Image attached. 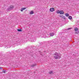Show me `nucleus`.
Segmentation results:
<instances>
[{"mask_svg":"<svg viewBox=\"0 0 79 79\" xmlns=\"http://www.w3.org/2000/svg\"><path fill=\"white\" fill-rule=\"evenodd\" d=\"M54 56V58L55 59H60L61 58V56H60V54L58 53L57 52H56L55 53L53 54Z\"/></svg>","mask_w":79,"mask_h":79,"instance_id":"f257e3e1","label":"nucleus"},{"mask_svg":"<svg viewBox=\"0 0 79 79\" xmlns=\"http://www.w3.org/2000/svg\"><path fill=\"white\" fill-rule=\"evenodd\" d=\"M50 11L51 12H53V11H55V9L53 8H50Z\"/></svg>","mask_w":79,"mask_h":79,"instance_id":"f03ea898","label":"nucleus"},{"mask_svg":"<svg viewBox=\"0 0 79 79\" xmlns=\"http://www.w3.org/2000/svg\"><path fill=\"white\" fill-rule=\"evenodd\" d=\"M49 74H53V71H49Z\"/></svg>","mask_w":79,"mask_h":79,"instance_id":"7ed1b4c3","label":"nucleus"},{"mask_svg":"<svg viewBox=\"0 0 79 79\" xmlns=\"http://www.w3.org/2000/svg\"><path fill=\"white\" fill-rule=\"evenodd\" d=\"M60 18H63V19H66V18L64 17V16L63 15L62 16H60Z\"/></svg>","mask_w":79,"mask_h":79,"instance_id":"20e7f679","label":"nucleus"},{"mask_svg":"<svg viewBox=\"0 0 79 79\" xmlns=\"http://www.w3.org/2000/svg\"><path fill=\"white\" fill-rule=\"evenodd\" d=\"M37 65V64H33L31 66V67H35V66H36Z\"/></svg>","mask_w":79,"mask_h":79,"instance_id":"39448f33","label":"nucleus"},{"mask_svg":"<svg viewBox=\"0 0 79 79\" xmlns=\"http://www.w3.org/2000/svg\"><path fill=\"white\" fill-rule=\"evenodd\" d=\"M50 36H52V37L54 35V33H50Z\"/></svg>","mask_w":79,"mask_h":79,"instance_id":"423d86ee","label":"nucleus"},{"mask_svg":"<svg viewBox=\"0 0 79 79\" xmlns=\"http://www.w3.org/2000/svg\"><path fill=\"white\" fill-rule=\"evenodd\" d=\"M26 7H24V8H22L21 9V11H23V10H25V9H26Z\"/></svg>","mask_w":79,"mask_h":79,"instance_id":"0eeeda50","label":"nucleus"},{"mask_svg":"<svg viewBox=\"0 0 79 79\" xmlns=\"http://www.w3.org/2000/svg\"><path fill=\"white\" fill-rule=\"evenodd\" d=\"M60 11V14H61V15H63V14H64V12L63 11L61 10Z\"/></svg>","mask_w":79,"mask_h":79,"instance_id":"6e6552de","label":"nucleus"},{"mask_svg":"<svg viewBox=\"0 0 79 79\" xmlns=\"http://www.w3.org/2000/svg\"><path fill=\"white\" fill-rule=\"evenodd\" d=\"M17 31L19 32H21L23 31V30L22 29H17Z\"/></svg>","mask_w":79,"mask_h":79,"instance_id":"1a4fd4ad","label":"nucleus"},{"mask_svg":"<svg viewBox=\"0 0 79 79\" xmlns=\"http://www.w3.org/2000/svg\"><path fill=\"white\" fill-rule=\"evenodd\" d=\"M57 13H58V14H61V11H59V10H58V11H57Z\"/></svg>","mask_w":79,"mask_h":79,"instance_id":"9d476101","label":"nucleus"},{"mask_svg":"<svg viewBox=\"0 0 79 79\" xmlns=\"http://www.w3.org/2000/svg\"><path fill=\"white\" fill-rule=\"evenodd\" d=\"M69 19H72V16H69V17H68Z\"/></svg>","mask_w":79,"mask_h":79,"instance_id":"9b49d317","label":"nucleus"},{"mask_svg":"<svg viewBox=\"0 0 79 79\" xmlns=\"http://www.w3.org/2000/svg\"><path fill=\"white\" fill-rule=\"evenodd\" d=\"M11 7H10V6H9L8 8L7 9V10H10L11 9Z\"/></svg>","mask_w":79,"mask_h":79,"instance_id":"f8f14e48","label":"nucleus"},{"mask_svg":"<svg viewBox=\"0 0 79 79\" xmlns=\"http://www.w3.org/2000/svg\"><path fill=\"white\" fill-rule=\"evenodd\" d=\"M10 7H11V8H11V9H13V8H14V6H10Z\"/></svg>","mask_w":79,"mask_h":79,"instance_id":"ddd939ff","label":"nucleus"},{"mask_svg":"<svg viewBox=\"0 0 79 79\" xmlns=\"http://www.w3.org/2000/svg\"><path fill=\"white\" fill-rule=\"evenodd\" d=\"M45 42H43V43H40V45H43L44 44H45Z\"/></svg>","mask_w":79,"mask_h":79,"instance_id":"4468645a","label":"nucleus"},{"mask_svg":"<svg viewBox=\"0 0 79 79\" xmlns=\"http://www.w3.org/2000/svg\"><path fill=\"white\" fill-rule=\"evenodd\" d=\"M30 14H31V15H32V14H34V12H33L32 11H31L30 12Z\"/></svg>","mask_w":79,"mask_h":79,"instance_id":"2eb2a0df","label":"nucleus"},{"mask_svg":"<svg viewBox=\"0 0 79 79\" xmlns=\"http://www.w3.org/2000/svg\"><path fill=\"white\" fill-rule=\"evenodd\" d=\"M65 16L67 17L69 16V14L66 13L65 14Z\"/></svg>","mask_w":79,"mask_h":79,"instance_id":"dca6fc26","label":"nucleus"},{"mask_svg":"<svg viewBox=\"0 0 79 79\" xmlns=\"http://www.w3.org/2000/svg\"><path fill=\"white\" fill-rule=\"evenodd\" d=\"M77 30H78V29L77 28H76L74 29V31H77Z\"/></svg>","mask_w":79,"mask_h":79,"instance_id":"f3484780","label":"nucleus"},{"mask_svg":"<svg viewBox=\"0 0 79 79\" xmlns=\"http://www.w3.org/2000/svg\"><path fill=\"white\" fill-rule=\"evenodd\" d=\"M3 72L4 73H6V71L4 70L3 69Z\"/></svg>","mask_w":79,"mask_h":79,"instance_id":"a211bd4d","label":"nucleus"},{"mask_svg":"<svg viewBox=\"0 0 79 79\" xmlns=\"http://www.w3.org/2000/svg\"><path fill=\"white\" fill-rule=\"evenodd\" d=\"M39 52H40V53L41 54V53H42V52H41V51H39Z\"/></svg>","mask_w":79,"mask_h":79,"instance_id":"6ab92c4d","label":"nucleus"},{"mask_svg":"<svg viewBox=\"0 0 79 79\" xmlns=\"http://www.w3.org/2000/svg\"><path fill=\"white\" fill-rule=\"evenodd\" d=\"M3 69V68L2 67H0V69Z\"/></svg>","mask_w":79,"mask_h":79,"instance_id":"aec40b11","label":"nucleus"},{"mask_svg":"<svg viewBox=\"0 0 79 79\" xmlns=\"http://www.w3.org/2000/svg\"><path fill=\"white\" fill-rule=\"evenodd\" d=\"M71 29V28H69L68 29H67L68 30H69V29Z\"/></svg>","mask_w":79,"mask_h":79,"instance_id":"412c9836","label":"nucleus"},{"mask_svg":"<svg viewBox=\"0 0 79 79\" xmlns=\"http://www.w3.org/2000/svg\"><path fill=\"white\" fill-rule=\"evenodd\" d=\"M79 33V32H78V33Z\"/></svg>","mask_w":79,"mask_h":79,"instance_id":"4be33fe9","label":"nucleus"}]
</instances>
